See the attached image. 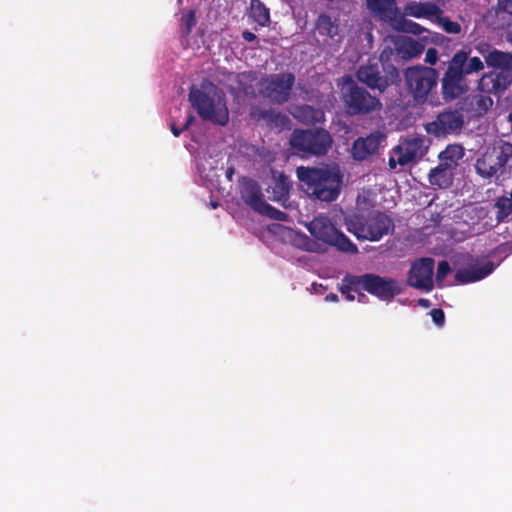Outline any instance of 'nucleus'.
I'll list each match as a JSON object with an SVG mask.
<instances>
[{
    "label": "nucleus",
    "instance_id": "1",
    "mask_svg": "<svg viewBox=\"0 0 512 512\" xmlns=\"http://www.w3.org/2000/svg\"><path fill=\"white\" fill-rule=\"evenodd\" d=\"M299 181L308 195L322 202L335 201L343 184V174L336 164L323 167L300 166L296 170Z\"/></svg>",
    "mask_w": 512,
    "mask_h": 512
},
{
    "label": "nucleus",
    "instance_id": "2",
    "mask_svg": "<svg viewBox=\"0 0 512 512\" xmlns=\"http://www.w3.org/2000/svg\"><path fill=\"white\" fill-rule=\"evenodd\" d=\"M483 69L484 63L479 57L469 58L468 51H457L447 62L446 71L441 79L443 98L452 101L466 94L470 89L467 77Z\"/></svg>",
    "mask_w": 512,
    "mask_h": 512
},
{
    "label": "nucleus",
    "instance_id": "3",
    "mask_svg": "<svg viewBox=\"0 0 512 512\" xmlns=\"http://www.w3.org/2000/svg\"><path fill=\"white\" fill-rule=\"evenodd\" d=\"M188 99L203 121L214 125L226 126L229 122V110L226 95L212 82L202 83L201 88L192 86Z\"/></svg>",
    "mask_w": 512,
    "mask_h": 512
},
{
    "label": "nucleus",
    "instance_id": "4",
    "mask_svg": "<svg viewBox=\"0 0 512 512\" xmlns=\"http://www.w3.org/2000/svg\"><path fill=\"white\" fill-rule=\"evenodd\" d=\"M344 221L350 233L370 241L380 240L394 226L392 219L378 210L357 209L347 214Z\"/></svg>",
    "mask_w": 512,
    "mask_h": 512
},
{
    "label": "nucleus",
    "instance_id": "5",
    "mask_svg": "<svg viewBox=\"0 0 512 512\" xmlns=\"http://www.w3.org/2000/svg\"><path fill=\"white\" fill-rule=\"evenodd\" d=\"M475 172L481 178L491 180L499 179L512 170V143L497 140L476 159Z\"/></svg>",
    "mask_w": 512,
    "mask_h": 512
},
{
    "label": "nucleus",
    "instance_id": "6",
    "mask_svg": "<svg viewBox=\"0 0 512 512\" xmlns=\"http://www.w3.org/2000/svg\"><path fill=\"white\" fill-rule=\"evenodd\" d=\"M356 77L359 82L380 93L400 81L399 71L390 62L389 55L385 51L379 58H371L366 64L361 65L356 72Z\"/></svg>",
    "mask_w": 512,
    "mask_h": 512
},
{
    "label": "nucleus",
    "instance_id": "7",
    "mask_svg": "<svg viewBox=\"0 0 512 512\" xmlns=\"http://www.w3.org/2000/svg\"><path fill=\"white\" fill-rule=\"evenodd\" d=\"M346 289H354L355 292L366 291L381 301L389 302L395 296L401 294V283L389 277H382L374 273L363 275L346 274L344 276Z\"/></svg>",
    "mask_w": 512,
    "mask_h": 512
},
{
    "label": "nucleus",
    "instance_id": "8",
    "mask_svg": "<svg viewBox=\"0 0 512 512\" xmlns=\"http://www.w3.org/2000/svg\"><path fill=\"white\" fill-rule=\"evenodd\" d=\"M341 100L345 112L350 116L367 115L382 107L380 99L372 95L366 88L359 86L351 76L343 77Z\"/></svg>",
    "mask_w": 512,
    "mask_h": 512
},
{
    "label": "nucleus",
    "instance_id": "9",
    "mask_svg": "<svg viewBox=\"0 0 512 512\" xmlns=\"http://www.w3.org/2000/svg\"><path fill=\"white\" fill-rule=\"evenodd\" d=\"M332 143L331 134L324 128L295 129L290 138V145L295 150L314 156L326 155Z\"/></svg>",
    "mask_w": 512,
    "mask_h": 512
},
{
    "label": "nucleus",
    "instance_id": "10",
    "mask_svg": "<svg viewBox=\"0 0 512 512\" xmlns=\"http://www.w3.org/2000/svg\"><path fill=\"white\" fill-rule=\"evenodd\" d=\"M310 234L316 239L336 247L339 251L346 253H357V246L331 222L328 216L319 215L314 217L307 225Z\"/></svg>",
    "mask_w": 512,
    "mask_h": 512
},
{
    "label": "nucleus",
    "instance_id": "11",
    "mask_svg": "<svg viewBox=\"0 0 512 512\" xmlns=\"http://www.w3.org/2000/svg\"><path fill=\"white\" fill-rule=\"evenodd\" d=\"M404 76L407 89L414 100L424 103L430 92L437 87L439 72L432 67L413 66L405 70Z\"/></svg>",
    "mask_w": 512,
    "mask_h": 512
},
{
    "label": "nucleus",
    "instance_id": "12",
    "mask_svg": "<svg viewBox=\"0 0 512 512\" xmlns=\"http://www.w3.org/2000/svg\"><path fill=\"white\" fill-rule=\"evenodd\" d=\"M295 84V76L290 72L272 74L262 78L259 85L260 94L273 104L286 103Z\"/></svg>",
    "mask_w": 512,
    "mask_h": 512
},
{
    "label": "nucleus",
    "instance_id": "13",
    "mask_svg": "<svg viewBox=\"0 0 512 512\" xmlns=\"http://www.w3.org/2000/svg\"><path fill=\"white\" fill-rule=\"evenodd\" d=\"M366 5L373 15L397 30L415 32L412 28L418 27V24L400 14L396 0H366Z\"/></svg>",
    "mask_w": 512,
    "mask_h": 512
},
{
    "label": "nucleus",
    "instance_id": "14",
    "mask_svg": "<svg viewBox=\"0 0 512 512\" xmlns=\"http://www.w3.org/2000/svg\"><path fill=\"white\" fill-rule=\"evenodd\" d=\"M464 125V116L459 110H444L439 113L435 120L426 124L428 134L435 137H445L450 134L459 133Z\"/></svg>",
    "mask_w": 512,
    "mask_h": 512
},
{
    "label": "nucleus",
    "instance_id": "15",
    "mask_svg": "<svg viewBox=\"0 0 512 512\" xmlns=\"http://www.w3.org/2000/svg\"><path fill=\"white\" fill-rule=\"evenodd\" d=\"M434 259L424 257L415 260L409 269L407 284L419 290L429 292L433 289Z\"/></svg>",
    "mask_w": 512,
    "mask_h": 512
},
{
    "label": "nucleus",
    "instance_id": "16",
    "mask_svg": "<svg viewBox=\"0 0 512 512\" xmlns=\"http://www.w3.org/2000/svg\"><path fill=\"white\" fill-rule=\"evenodd\" d=\"M385 140L386 135L379 130L371 132L366 137L357 138L352 144V158L357 162L369 161L373 156L379 154Z\"/></svg>",
    "mask_w": 512,
    "mask_h": 512
},
{
    "label": "nucleus",
    "instance_id": "17",
    "mask_svg": "<svg viewBox=\"0 0 512 512\" xmlns=\"http://www.w3.org/2000/svg\"><path fill=\"white\" fill-rule=\"evenodd\" d=\"M512 83L510 71H489L484 73L478 81L479 91L487 94H501Z\"/></svg>",
    "mask_w": 512,
    "mask_h": 512
},
{
    "label": "nucleus",
    "instance_id": "18",
    "mask_svg": "<svg viewBox=\"0 0 512 512\" xmlns=\"http://www.w3.org/2000/svg\"><path fill=\"white\" fill-rule=\"evenodd\" d=\"M393 151L398 154L399 165L405 166L424 155V140L419 137L407 139L395 146Z\"/></svg>",
    "mask_w": 512,
    "mask_h": 512
},
{
    "label": "nucleus",
    "instance_id": "19",
    "mask_svg": "<svg viewBox=\"0 0 512 512\" xmlns=\"http://www.w3.org/2000/svg\"><path fill=\"white\" fill-rule=\"evenodd\" d=\"M240 194L242 200L255 212H258L265 203L262 189L259 183L254 179H243L240 186Z\"/></svg>",
    "mask_w": 512,
    "mask_h": 512
},
{
    "label": "nucleus",
    "instance_id": "20",
    "mask_svg": "<svg viewBox=\"0 0 512 512\" xmlns=\"http://www.w3.org/2000/svg\"><path fill=\"white\" fill-rule=\"evenodd\" d=\"M495 266L493 262L486 261L483 264H474L469 268H463L455 273V281L459 284H467L484 279L491 274Z\"/></svg>",
    "mask_w": 512,
    "mask_h": 512
},
{
    "label": "nucleus",
    "instance_id": "21",
    "mask_svg": "<svg viewBox=\"0 0 512 512\" xmlns=\"http://www.w3.org/2000/svg\"><path fill=\"white\" fill-rule=\"evenodd\" d=\"M455 170L438 164L432 168L428 174V181L430 185L436 186L439 189H447L452 186L454 180Z\"/></svg>",
    "mask_w": 512,
    "mask_h": 512
},
{
    "label": "nucleus",
    "instance_id": "22",
    "mask_svg": "<svg viewBox=\"0 0 512 512\" xmlns=\"http://www.w3.org/2000/svg\"><path fill=\"white\" fill-rule=\"evenodd\" d=\"M441 13V9L432 2L412 1L405 5L404 14L415 18H430Z\"/></svg>",
    "mask_w": 512,
    "mask_h": 512
},
{
    "label": "nucleus",
    "instance_id": "23",
    "mask_svg": "<svg viewBox=\"0 0 512 512\" xmlns=\"http://www.w3.org/2000/svg\"><path fill=\"white\" fill-rule=\"evenodd\" d=\"M468 110L472 117H482L493 106V99L489 95L474 94L466 99Z\"/></svg>",
    "mask_w": 512,
    "mask_h": 512
},
{
    "label": "nucleus",
    "instance_id": "24",
    "mask_svg": "<svg viewBox=\"0 0 512 512\" xmlns=\"http://www.w3.org/2000/svg\"><path fill=\"white\" fill-rule=\"evenodd\" d=\"M465 150L460 144H449L438 155L439 163L456 170L459 161L464 157Z\"/></svg>",
    "mask_w": 512,
    "mask_h": 512
},
{
    "label": "nucleus",
    "instance_id": "25",
    "mask_svg": "<svg viewBox=\"0 0 512 512\" xmlns=\"http://www.w3.org/2000/svg\"><path fill=\"white\" fill-rule=\"evenodd\" d=\"M315 29L321 36L334 38L339 33V19L321 13L315 20Z\"/></svg>",
    "mask_w": 512,
    "mask_h": 512
},
{
    "label": "nucleus",
    "instance_id": "26",
    "mask_svg": "<svg viewBox=\"0 0 512 512\" xmlns=\"http://www.w3.org/2000/svg\"><path fill=\"white\" fill-rule=\"evenodd\" d=\"M488 67L501 69L504 71L512 70V54L498 49L491 50L484 56Z\"/></svg>",
    "mask_w": 512,
    "mask_h": 512
},
{
    "label": "nucleus",
    "instance_id": "27",
    "mask_svg": "<svg viewBox=\"0 0 512 512\" xmlns=\"http://www.w3.org/2000/svg\"><path fill=\"white\" fill-rule=\"evenodd\" d=\"M293 115L298 121L306 125L319 123L324 120L322 110L306 104L295 107Z\"/></svg>",
    "mask_w": 512,
    "mask_h": 512
},
{
    "label": "nucleus",
    "instance_id": "28",
    "mask_svg": "<svg viewBox=\"0 0 512 512\" xmlns=\"http://www.w3.org/2000/svg\"><path fill=\"white\" fill-rule=\"evenodd\" d=\"M249 17L259 26L266 27L270 24V10L261 0H250Z\"/></svg>",
    "mask_w": 512,
    "mask_h": 512
},
{
    "label": "nucleus",
    "instance_id": "29",
    "mask_svg": "<svg viewBox=\"0 0 512 512\" xmlns=\"http://www.w3.org/2000/svg\"><path fill=\"white\" fill-rule=\"evenodd\" d=\"M422 52V47L417 41L410 40L403 42L401 45L396 47V56L401 59H412Z\"/></svg>",
    "mask_w": 512,
    "mask_h": 512
},
{
    "label": "nucleus",
    "instance_id": "30",
    "mask_svg": "<svg viewBox=\"0 0 512 512\" xmlns=\"http://www.w3.org/2000/svg\"><path fill=\"white\" fill-rule=\"evenodd\" d=\"M497 223H502L512 217V202L508 197H499L495 202Z\"/></svg>",
    "mask_w": 512,
    "mask_h": 512
},
{
    "label": "nucleus",
    "instance_id": "31",
    "mask_svg": "<svg viewBox=\"0 0 512 512\" xmlns=\"http://www.w3.org/2000/svg\"><path fill=\"white\" fill-rule=\"evenodd\" d=\"M290 184L287 178L283 175L280 176L279 180L273 187V200L280 201L288 196Z\"/></svg>",
    "mask_w": 512,
    "mask_h": 512
},
{
    "label": "nucleus",
    "instance_id": "32",
    "mask_svg": "<svg viewBox=\"0 0 512 512\" xmlns=\"http://www.w3.org/2000/svg\"><path fill=\"white\" fill-rule=\"evenodd\" d=\"M196 15L195 11L189 10L186 14H184L181 18V27H180V33L182 37H187L193 27L196 25Z\"/></svg>",
    "mask_w": 512,
    "mask_h": 512
},
{
    "label": "nucleus",
    "instance_id": "33",
    "mask_svg": "<svg viewBox=\"0 0 512 512\" xmlns=\"http://www.w3.org/2000/svg\"><path fill=\"white\" fill-rule=\"evenodd\" d=\"M258 213L277 221H287L288 219V215L285 212L271 206L266 202L263 204Z\"/></svg>",
    "mask_w": 512,
    "mask_h": 512
},
{
    "label": "nucleus",
    "instance_id": "34",
    "mask_svg": "<svg viewBox=\"0 0 512 512\" xmlns=\"http://www.w3.org/2000/svg\"><path fill=\"white\" fill-rule=\"evenodd\" d=\"M274 112H275L274 109H259V108H256V109H253L251 111V116H252L253 119H255L257 121H263L267 125L272 127L273 118H274V116H273Z\"/></svg>",
    "mask_w": 512,
    "mask_h": 512
},
{
    "label": "nucleus",
    "instance_id": "35",
    "mask_svg": "<svg viewBox=\"0 0 512 512\" xmlns=\"http://www.w3.org/2000/svg\"><path fill=\"white\" fill-rule=\"evenodd\" d=\"M440 23L447 33L458 34L461 32V25L458 22L450 20L448 17L440 18Z\"/></svg>",
    "mask_w": 512,
    "mask_h": 512
},
{
    "label": "nucleus",
    "instance_id": "36",
    "mask_svg": "<svg viewBox=\"0 0 512 512\" xmlns=\"http://www.w3.org/2000/svg\"><path fill=\"white\" fill-rule=\"evenodd\" d=\"M451 268L449 263L446 260H442L438 263L437 272H436V282L439 286H441L443 280L450 273Z\"/></svg>",
    "mask_w": 512,
    "mask_h": 512
},
{
    "label": "nucleus",
    "instance_id": "37",
    "mask_svg": "<svg viewBox=\"0 0 512 512\" xmlns=\"http://www.w3.org/2000/svg\"><path fill=\"white\" fill-rule=\"evenodd\" d=\"M273 116H274V118H273L272 127H276V128H280V129L289 128L290 119L286 114H284L282 112L275 111Z\"/></svg>",
    "mask_w": 512,
    "mask_h": 512
},
{
    "label": "nucleus",
    "instance_id": "38",
    "mask_svg": "<svg viewBox=\"0 0 512 512\" xmlns=\"http://www.w3.org/2000/svg\"><path fill=\"white\" fill-rule=\"evenodd\" d=\"M430 315L434 323L438 326H442L445 322V314L442 309L434 308L430 311Z\"/></svg>",
    "mask_w": 512,
    "mask_h": 512
},
{
    "label": "nucleus",
    "instance_id": "39",
    "mask_svg": "<svg viewBox=\"0 0 512 512\" xmlns=\"http://www.w3.org/2000/svg\"><path fill=\"white\" fill-rule=\"evenodd\" d=\"M438 61V52L435 48H429L425 54V62L434 65Z\"/></svg>",
    "mask_w": 512,
    "mask_h": 512
},
{
    "label": "nucleus",
    "instance_id": "40",
    "mask_svg": "<svg viewBox=\"0 0 512 512\" xmlns=\"http://www.w3.org/2000/svg\"><path fill=\"white\" fill-rule=\"evenodd\" d=\"M345 281H344V278L342 279V282H341V286L339 287V291L341 292V294L345 295L346 296V299L348 301H353L355 299V296L352 294V292L355 293V290L354 289H346V285H345Z\"/></svg>",
    "mask_w": 512,
    "mask_h": 512
},
{
    "label": "nucleus",
    "instance_id": "41",
    "mask_svg": "<svg viewBox=\"0 0 512 512\" xmlns=\"http://www.w3.org/2000/svg\"><path fill=\"white\" fill-rule=\"evenodd\" d=\"M499 5L503 11L512 14V0L502 1L499 3Z\"/></svg>",
    "mask_w": 512,
    "mask_h": 512
},
{
    "label": "nucleus",
    "instance_id": "42",
    "mask_svg": "<svg viewBox=\"0 0 512 512\" xmlns=\"http://www.w3.org/2000/svg\"><path fill=\"white\" fill-rule=\"evenodd\" d=\"M398 154H395V152L392 150V155L389 158L388 165L390 169H395L397 165H399V162L397 161Z\"/></svg>",
    "mask_w": 512,
    "mask_h": 512
},
{
    "label": "nucleus",
    "instance_id": "43",
    "mask_svg": "<svg viewBox=\"0 0 512 512\" xmlns=\"http://www.w3.org/2000/svg\"><path fill=\"white\" fill-rule=\"evenodd\" d=\"M170 129L175 137H179L180 134L185 131L183 127L178 128L174 122L170 124Z\"/></svg>",
    "mask_w": 512,
    "mask_h": 512
},
{
    "label": "nucleus",
    "instance_id": "44",
    "mask_svg": "<svg viewBox=\"0 0 512 512\" xmlns=\"http://www.w3.org/2000/svg\"><path fill=\"white\" fill-rule=\"evenodd\" d=\"M242 36H243V39L248 42H252L256 39V35L247 30L242 33Z\"/></svg>",
    "mask_w": 512,
    "mask_h": 512
},
{
    "label": "nucleus",
    "instance_id": "45",
    "mask_svg": "<svg viewBox=\"0 0 512 512\" xmlns=\"http://www.w3.org/2000/svg\"><path fill=\"white\" fill-rule=\"evenodd\" d=\"M194 121V116L192 114H189L186 118V121L185 123L183 124V129L186 131L189 129V127L191 126V124L193 123Z\"/></svg>",
    "mask_w": 512,
    "mask_h": 512
},
{
    "label": "nucleus",
    "instance_id": "46",
    "mask_svg": "<svg viewBox=\"0 0 512 512\" xmlns=\"http://www.w3.org/2000/svg\"><path fill=\"white\" fill-rule=\"evenodd\" d=\"M327 301H332V302H336L338 301V296L334 293H330L326 296L325 298Z\"/></svg>",
    "mask_w": 512,
    "mask_h": 512
},
{
    "label": "nucleus",
    "instance_id": "47",
    "mask_svg": "<svg viewBox=\"0 0 512 512\" xmlns=\"http://www.w3.org/2000/svg\"><path fill=\"white\" fill-rule=\"evenodd\" d=\"M418 302H419V305H421L423 307H426V308H428L431 305V302L428 299H423L422 298V299H419Z\"/></svg>",
    "mask_w": 512,
    "mask_h": 512
},
{
    "label": "nucleus",
    "instance_id": "48",
    "mask_svg": "<svg viewBox=\"0 0 512 512\" xmlns=\"http://www.w3.org/2000/svg\"><path fill=\"white\" fill-rule=\"evenodd\" d=\"M356 293L358 294L357 299L359 302H364L367 299V296L362 291Z\"/></svg>",
    "mask_w": 512,
    "mask_h": 512
},
{
    "label": "nucleus",
    "instance_id": "49",
    "mask_svg": "<svg viewBox=\"0 0 512 512\" xmlns=\"http://www.w3.org/2000/svg\"><path fill=\"white\" fill-rule=\"evenodd\" d=\"M508 41L512 44V30L508 34Z\"/></svg>",
    "mask_w": 512,
    "mask_h": 512
},
{
    "label": "nucleus",
    "instance_id": "50",
    "mask_svg": "<svg viewBox=\"0 0 512 512\" xmlns=\"http://www.w3.org/2000/svg\"><path fill=\"white\" fill-rule=\"evenodd\" d=\"M211 206H212L213 208H217V207H218V203H217V202H212V203H211Z\"/></svg>",
    "mask_w": 512,
    "mask_h": 512
},
{
    "label": "nucleus",
    "instance_id": "51",
    "mask_svg": "<svg viewBox=\"0 0 512 512\" xmlns=\"http://www.w3.org/2000/svg\"><path fill=\"white\" fill-rule=\"evenodd\" d=\"M233 173V170L231 169L230 171H228V177H231V174Z\"/></svg>",
    "mask_w": 512,
    "mask_h": 512
},
{
    "label": "nucleus",
    "instance_id": "52",
    "mask_svg": "<svg viewBox=\"0 0 512 512\" xmlns=\"http://www.w3.org/2000/svg\"><path fill=\"white\" fill-rule=\"evenodd\" d=\"M233 173V170L231 169L230 171H228V177H231V174Z\"/></svg>",
    "mask_w": 512,
    "mask_h": 512
},
{
    "label": "nucleus",
    "instance_id": "53",
    "mask_svg": "<svg viewBox=\"0 0 512 512\" xmlns=\"http://www.w3.org/2000/svg\"><path fill=\"white\" fill-rule=\"evenodd\" d=\"M233 173V170L231 169L230 171H228V177H231V174Z\"/></svg>",
    "mask_w": 512,
    "mask_h": 512
},
{
    "label": "nucleus",
    "instance_id": "54",
    "mask_svg": "<svg viewBox=\"0 0 512 512\" xmlns=\"http://www.w3.org/2000/svg\"><path fill=\"white\" fill-rule=\"evenodd\" d=\"M509 119L512 121V113H510V115H509Z\"/></svg>",
    "mask_w": 512,
    "mask_h": 512
}]
</instances>
